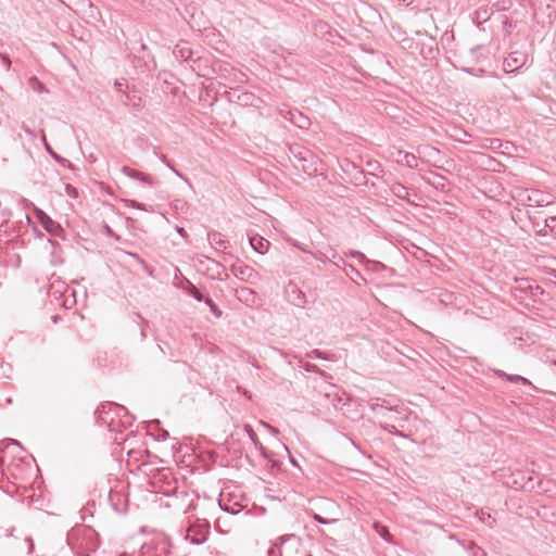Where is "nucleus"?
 I'll use <instances>...</instances> for the list:
<instances>
[{"instance_id": "nucleus-1", "label": "nucleus", "mask_w": 556, "mask_h": 556, "mask_svg": "<svg viewBox=\"0 0 556 556\" xmlns=\"http://www.w3.org/2000/svg\"><path fill=\"white\" fill-rule=\"evenodd\" d=\"M519 201L532 207L546 206L554 202L552 193L539 189H525L518 192Z\"/></svg>"}, {"instance_id": "nucleus-2", "label": "nucleus", "mask_w": 556, "mask_h": 556, "mask_svg": "<svg viewBox=\"0 0 556 556\" xmlns=\"http://www.w3.org/2000/svg\"><path fill=\"white\" fill-rule=\"evenodd\" d=\"M211 526L206 520H197L191 523L186 531V540L192 544H203L210 534Z\"/></svg>"}, {"instance_id": "nucleus-3", "label": "nucleus", "mask_w": 556, "mask_h": 556, "mask_svg": "<svg viewBox=\"0 0 556 556\" xmlns=\"http://www.w3.org/2000/svg\"><path fill=\"white\" fill-rule=\"evenodd\" d=\"M279 114L301 129H307L311 126L309 118L299 110H292L283 105L279 109Z\"/></svg>"}, {"instance_id": "nucleus-4", "label": "nucleus", "mask_w": 556, "mask_h": 556, "mask_svg": "<svg viewBox=\"0 0 556 556\" xmlns=\"http://www.w3.org/2000/svg\"><path fill=\"white\" fill-rule=\"evenodd\" d=\"M554 2L555 0H530L535 17H547L549 21L556 15Z\"/></svg>"}, {"instance_id": "nucleus-5", "label": "nucleus", "mask_w": 556, "mask_h": 556, "mask_svg": "<svg viewBox=\"0 0 556 556\" xmlns=\"http://www.w3.org/2000/svg\"><path fill=\"white\" fill-rule=\"evenodd\" d=\"M389 155L394 162L408 168H417L419 165V159L414 153L405 152L394 147L390 149Z\"/></svg>"}, {"instance_id": "nucleus-6", "label": "nucleus", "mask_w": 556, "mask_h": 556, "mask_svg": "<svg viewBox=\"0 0 556 556\" xmlns=\"http://www.w3.org/2000/svg\"><path fill=\"white\" fill-rule=\"evenodd\" d=\"M528 53L525 51H513L504 60V71L506 73H514L522 67L528 62Z\"/></svg>"}, {"instance_id": "nucleus-7", "label": "nucleus", "mask_w": 556, "mask_h": 556, "mask_svg": "<svg viewBox=\"0 0 556 556\" xmlns=\"http://www.w3.org/2000/svg\"><path fill=\"white\" fill-rule=\"evenodd\" d=\"M236 296L241 303L250 307H256L261 304L260 295L254 290L248 287L237 288Z\"/></svg>"}, {"instance_id": "nucleus-8", "label": "nucleus", "mask_w": 556, "mask_h": 556, "mask_svg": "<svg viewBox=\"0 0 556 556\" xmlns=\"http://www.w3.org/2000/svg\"><path fill=\"white\" fill-rule=\"evenodd\" d=\"M169 552V543L165 539L157 540L153 546L150 544L142 546L143 556H168Z\"/></svg>"}, {"instance_id": "nucleus-9", "label": "nucleus", "mask_w": 556, "mask_h": 556, "mask_svg": "<svg viewBox=\"0 0 556 556\" xmlns=\"http://www.w3.org/2000/svg\"><path fill=\"white\" fill-rule=\"evenodd\" d=\"M233 274L236 277L240 278L241 280H245L248 282L254 283L257 280H260L258 273L248 265H239L233 267Z\"/></svg>"}, {"instance_id": "nucleus-10", "label": "nucleus", "mask_w": 556, "mask_h": 556, "mask_svg": "<svg viewBox=\"0 0 556 556\" xmlns=\"http://www.w3.org/2000/svg\"><path fill=\"white\" fill-rule=\"evenodd\" d=\"M122 173L131 179L139 180L141 184H144L148 186H152L154 184L153 178L150 175H146L144 173L138 172L128 166H123Z\"/></svg>"}, {"instance_id": "nucleus-11", "label": "nucleus", "mask_w": 556, "mask_h": 556, "mask_svg": "<svg viewBox=\"0 0 556 556\" xmlns=\"http://www.w3.org/2000/svg\"><path fill=\"white\" fill-rule=\"evenodd\" d=\"M37 217L42 225V227L51 233H55L56 229L59 228V225L52 220V218L47 215L43 211L37 210Z\"/></svg>"}, {"instance_id": "nucleus-12", "label": "nucleus", "mask_w": 556, "mask_h": 556, "mask_svg": "<svg viewBox=\"0 0 556 556\" xmlns=\"http://www.w3.org/2000/svg\"><path fill=\"white\" fill-rule=\"evenodd\" d=\"M207 240L216 250L222 251L227 248V241L225 240L224 235L218 231H210L207 233Z\"/></svg>"}, {"instance_id": "nucleus-13", "label": "nucleus", "mask_w": 556, "mask_h": 556, "mask_svg": "<svg viewBox=\"0 0 556 556\" xmlns=\"http://www.w3.org/2000/svg\"><path fill=\"white\" fill-rule=\"evenodd\" d=\"M85 16L87 18V23L93 25L97 31H101V29L98 26V23H100L101 20H100V12L97 7L89 3L88 9L85 12Z\"/></svg>"}, {"instance_id": "nucleus-14", "label": "nucleus", "mask_w": 556, "mask_h": 556, "mask_svg": "<svg viewBox=\"0 0 556 556\" xmlns=\"http://www.w3.org/2000/svg\"><path fill=\"white\" fill-rule=\"evenodd\" d=\"M249 241H250V245L253 248V250H255L260 254L266 253L270 245L268 240H266L260 236L251 237Z\"/></svg>"}, {"instance_id": "nucleus-15", "label": "nucleus", "mask_w": 556, "mask_h": 556, "mask_svg": "<svg viewBox=\"0 0 556 556\" xmlns=\"http://www.w3.org/2000/svg\"><path fill=\"white\" fill-rule=\"evenodd\" d=\"M124 105L129 106L135 110L141 109V97L135 94V93H127L123 92V98L121 99Z\"/></svg>"}, {"instance_id": "nucleus-16", "label": "nucleus", "mask_w": 556, "mask_h": 556, "mask_svg": "<svg viewBox=\"0 0 556 556\" xmlns=\"http://www.w3.org/2000/svg\"><path fill=\"white\" fill-rule=\"evenodd\" d=\"M174 54L177 58H181L184 61H188L192 56V50L190 49L187 41L181 40L178 45H176Z\"/></svg>"}, {"instance_id": "nucleus-17", "label": "nucleus", "mask_w": 556, "mask_h": 556, "mask_svg": "<svg viewBox=\"0 0 556 556\" xmlns=\"http://www.w3.org/2000/svg\"><path fill=\"white\" fill-rule=\"evenodd\" d=\"M417 152L422 155L424 157H426L428 160V162H431V161H435L438 155L440 154V150L432 147V146H429V144H426V146H419L417 148Z\"/></svg>"}, {"instance_id": "nucleus-18", "label": "nucleus", "mask_w": 556, "mask_h": 556, "mask_svg": "<svg viewBox=\"0 0 556 556\" xmlns=\"http://www.w3.org/2000/svg\"><path fill=\"white\" fill-rule=\"evenodd\" d=\"M492 10L488 7V5H482L480 7L476 12H475V18L473 21L480 25V24H483L488 21H490L491 16H492Z\"/></svg>"}, {"instance_id": "nucleus-19", "label": "nucleus", "mask_w": 556, "mask_h": 556, "mask_svg": "<svg viewBox=\"0 0 556 556\" xmlns=\"http://www.w3.org/2000/svg\"><path fill=\"white\" fill-rule=\"evenodd\" d=\"M429 41L430 43L427 51H425L424 49L421 50V54L424 55L425 59H433L438 52V47L435 46L434 37H429Z\"/></svg>"}, {"instance_id": "nucleus-20", "label": "nucleus", "mask_w": 556, "mask_h": 556, "mask_svg": "<svg viewBox=\"0 0 556 556\" xmlns=\"http://www.w3.org/2000/svg\"><path fill=\"white\" fill-rule=\"evenodd\" d=\"M503 376H505V378L513 383H522L526 386L531 384V382L527 378L519 376V375L503 374Z\"/></svg>"}, {"instance_id": "nucleus-21", "label": "nucleus", "mask_w": 556, "mask_h": 556, "mask_svg": "<svg viewBox=\"0 0 556 556\" xmlns=\"http://www.w3.org/2000/svg\"><path fill=\"white\" fill-rule=\"evenodd\" d=\"M244 430H245L247 434L249 435L250 440L255 445V447H262V444L258 441V438H257L255 431L253 430V428L250 425H245Z\"/></svg>"}, {"instance_id": "nucleus-22", "label": "nucleus", "mask_w": 556, "mask_h": 556, "mask_svg": "<svg viewBox=\"0 0 556 556\" xmlns=\"http://www.w3.org/2000/svg\"><path fill=\"white\" fill-rule=\"evenodd\" d=\"M126 205L128 207H134V208L142 210V211H146V212H153L152 206H148V205H146L143 203H139V202H137L135 200H127L126 201Z\"/></svg>"}, {"instance_id": "nucleus-23", "label": "nucleus", "mask_w": 556, "mask_h": 556, "mask_svg": "<svg viewBox=\"0 0 556 556\" xmlns=\"http://www.w3.org/2000/svg\"><path fill=\"white\" fill-rule=\"evenodd\" d=\"M392 191L396 197L402 198V199L408 194L407 189L401 184L394 185L392 187Z\"/></svg>"}, {"instance_id": "nucleus-24", "label": "nucleus", "mask_w": 556, "mask_h": 556, "mask_svg": "<svg viewBox=\"0 0 556 556\" xmlns=\"http://www.w3.org/2000/svg\"><path fill=\"white\" fill-rule=\"evenodd\" d=\"M204 302L217 318L222 317V311L216 306L212 299L206 298Z\"/></svg>"}, {"instance_id": "nucleus-25", "label": "nucleus", "mask_w": 556, "mask_h": 556, "mask_svg": "<svg viewBox=\"0 0 556 556\" xmlns=\"http://www.w3.org/2000/svg\"><path fill=\"white\" fill-rule=\"evenodd\" d=\"M374 528L376 532L384 540H389L390 533L384 526H380L379 523H375Z\"/></svg>"}, {"instance_id": "nucleus-26", "label": "nucleus", "mask_w": 556, "mask_h": 556, "mask_svg": "<svg viewBox=\"0 0 556 556\" xmlns=\"http://www.w3.org/2000/svg\"><path fill=\"white\" fill-rule=\"evenodd\" d=\"M313 518H314L317 522H319V523H321V525H330V523H333V522H336V521H337V519H325V518H323L321 516H319L318 514H314V515H313Z\"/></svg>"}, {"instance_id": "nucleus-27", "label": "nucleus", "mask_w": 556, "mask_h": 556, "mask_svg": "<svg viewBox=\"0 0 556 556\" xmlns=\"http://www.w3.org/2000/svg\"><path fill=\"white\" fill-rule=\"evenodd\" d=\"M190 294L199 302L201 301H204L205 299L203 298L202 293L194 287L192 286L191 290H190Z\"/></svg>"}, {"instance_id": "nucleus-28", "label": "nucleus", "mask_w": 556, "mask_h": 556, "mask_svg": "<svg viewBox=\"0 0 556 556\" xmlns=\"http://www.w3.org/2000/svg\"><path fill=\"white\" fill-rule=\"evenodd\" d=\"M260 425L270 431L273 434L277 435L279 433L278 429L271 427L269 424L265 421H260Z\"/></svg>"}, {"instance_id": "nucleus-29", "label": "nucleus", "mask_w": 556, "mask_h": 556, "mask_svg": "<svg viewBox=\"0 0 556 556\" xmlns=\"http://www.w3.org/2000/svg\"><path fill=\"white\" fill-rule=\"evenodd\" d=\"M307 356L311 358H324L321 356V352L318 350H313L311 353L307 354Z\"/></svg>"}, {"instance_id": "nucleus-30", "label": "nucleus", "mask_w": 556, "mask_h": 556, "mask_svg": "<svg viewBox=\"0 0 556 556\" xmlns=\"http://www.w3.org/2000/svg\"><path fill=\"white\" fill-rule=\"evenodd\" d=\"M369 406H370V408H371L374 412H376V410H378V409L390 410L389 408H383V406H382V405H379V404L374 403V402H371V403L369 404Z\"/></svg>"}, {"instance_id": "nucleus-31", "label": "nucleus", "mask_w": 556, "mask_h": 556, "mask_svg": "<svg viewBox=\"0 0 556 556\" xmlns=\"http://www.w3.org/2000/svg\"><path fill=\"white\" fill-rule=\"evenodd\" d=\"M387 429H388V430H389V432H391V433H394V434H396V435H399V437H404V434H403L402 432H400V431H397V430H396L395 426H390V427H388Z\"/></svg>"}, {"instance_id": "nucleus-32", "label": "nucleus", "mask_w": 556, "mask_h": 556, "mask_svg": "<svg viewBox=\"0 0 556 556\" xmlns=\"http://www.w3.org/2000/svg\"><path fill=\"white\" fill-rule=\"evenodd\" d=\"M176 231L179 236H181L182 238H186L187 237V232L186 230L182 228V227H179V226H176Z\"/></svg>"}, {"instance_id": "nucleus-33", "label": "nucleus", "mask_w": 556, "mask_h": 556, "mask_svg": "<svg viewBox=\"0 0 556 556\" xmlns=\"http://www.w3.org/2000/svg\"><path fill=\"white\" fill-rule=\"evenodd\" d=\"M115 87L117 89V92L118 94L121 96V99L123 98V92H125L123 89H122V84L119 81H116L115 83Z\"/></svg>"}, {"instance_id": "nucleus-34", "label": "nucleus", "mask_w": 556, "mask_h": 556, "mask_svg": "<svg viewBox=\"0 0 556 556\" xmlns=\"http://www.w3.org/2000/svg\"><path fill=\"white\" fill-rule=\"evenodd\" d=\"M31 81H34V83H36V84H37V89H38L39 91H43V90H45V88H43L42 84H41L40 81H38V79H37V78H35V77H34V78H31Z\"/></svg>"}, {"instance_id": "nucleus-35", "label": "nucleus", "mask_w": 556, "mask_h": 556, "mask_svg": "<svg viewBox=\"0 0 556 556\" xmlns=\"http://www.w3.org/2000/svg\"><path fill=\"white\" fill-rule=\"evenodd\" d=\"M23 129L24 131L30 137V138H35V134L27 127V126H23Z\"/></svg>"}, {"instance_id": "nucleus-36", "label": "nucleus", "mask_w": 556, "mask_h": 556, "mask_svg": "<svg viewBox=\"0 0 556 556\" xmlns=\"http://www.w3.org/2000/svg\"><path fill=\"white\" fill-rule=\"evenodd\" d=\"M351 254H352L353 257H356L358 260H364L365 258L364 254L361 253V252H357V251L356 252H352Z\"/></svg>"}, {"instance_id": "nucleus-37", "label": "nucleus", "mask_w": 556, "mask_h": 556, "mask_svg": "<svg viewBox=\"0 0 556 556\" xmlns=\"http://www.w3.org/2000/svg\"><path fill=\"white\" fill-rule=\"evenodd\" d=\"M396 1L405 7H408L414 2V0H396Z\"/></svg>"}, {"instance_id": "nucleus-38", "label": "nucleus", "mask_w": 556, "mask_h": 556, "mask_svg": "<svg viewBox=\"0 0 556 556\" xmlns=\"http://www.w3.org/2000/svg\"><path fill=\"white\" fill-rule=\"evenodd\" d=\"M40 138H41V142L43 143V146H46V143H48V141H47L46 134L43 130L40 131Z\"/></svg>"}, {"instance_id": "nucleus-39", "label": "nucleus", "mask_w": 556, "mask_h": 556, "mask_svg": "<svg viewBox=\"0 0 556 556\" xmlns=\"http://www.w3.org/2000/svg\"><path fill=\"white\" fill-rule=\"evenodd\" d=\"M2 61H3V63H4L7 66H10L11 61H10V59H9L8 56L3 55V56H2Z\"/></svg>"}, {"instance_id": "nucleus-40", "label": "nucleus", "mask_w": 556, "mask_h": 556, "mask_svg": "<svg viewBox=\"0 0 556 556\" xmlns=\"http://www.w3.org/2000/svg\"><path fill=\"white\" fill-rule=\"evenodd\" d=\"M496 5H497V10H506V9H508V5H506L505 2L502 5H498V4H496Z\"/></svg>"}, {"instance_id": "nucleus-41", "label": "nucleus", "mask_w": 556, "mask_h": 556, "mask_svg": "<svg viewBox=\"0 0 556 556\" xmlns=\"http://www.w3.org/2000/svg\"><path fill=\"white\" fill-rule=\"evenodd\" d=\"M453 137L458 141L465 142V139L463 137H459L458 135H453Z\"/></svg>"}, {"instance_id": "nucleus-42", "label": "nucleus", "mask_w": 556, "mask_h": 556, "mask_svg": "<svg viewBox=\"0 0 556 556\" xmlns=\"http://www.w3.org/2000/svg\"><path fill=\"white\" fill-rule=\"evenodd\" d=\"M45 149L47 150L48 153H50L52 151L49 143H46Z\"/></svg>"}, {"instance_id": "nucleus-43", "label": "nucleus", "mask_w": 556, "mask_h": 556, "mask_svg": "<svg viewBox=\"0 0 556 556\" xmlns=\"http://www.w3.org/2000/svg\"><path fill=\"white\" fill-rule=\"evenodd\" d=\"M294 245L298 247L299 249H301L302 251L307 252V250L304 247H302L298 243H294Z\"/></svg>"}, {"instance_id": "nucleus-44", "label": "nucleus", "mask_w": 556, "mask_h": 556, "mask_svg": "<svg viewBox=\"0 0 556 556\" xmlns=\"http://www.w3.org/2000/svg\"><path fill=\"white\" fill-rule=\"evenodd\" d=\"M307 370L317 371V369H316V365H312L309 368H307Z\"/></svg>"}, {"instance_id": "nucleus-45", "label": "nucleus", "mask_w": 556, "mask_h": 556, "mask_svg": "<svg viewBox=\"0 0 556 556\" xmlns=\"http://www.w3.org/2000/svg\"><path fill=\"white\" fill-rule=\"evenodd\" d=\"M460 134H463L464 137H468L469 135L466 131L459 130Z\"/></svg>"}, {"instance_id": "nucleus-46", "label": "nucleus", "mask_w": 556, "mask_h": 556, "mask_svg": "<svg viewBox=\"0 0 556 556\" xmlns=\"http://www.w3.org/2000/svg\"><path fill=\"white\" fill-rule=\"evenodd\" d=\"M320 33L324 34V35H327V34H329V30L320 29Z\"/></svg>"}, {"instance_id": "nucleus-47", "label": "nucleus", "mask_w": 556, "mask_h": 556, "mask_svg": "<svg viewBox=\"0 0 556 556\" xmlns=\"http://www.w3.org/2000/svg\"><path fill=\"white\" fill-rule=\"evenodd\" d=\"M53 159H55L56 161H60V156L55 153V155L53 156Z\"/></svg>"}, {"instance_id": "nucleus-48", "label": "nucleus", "mask_w": 556, "mask_h": 556, "mask_svg": "<svg viewBox=\"0 0 556 556\" xmlns=\"http://www.w3.org/2000/svg\"><path fill=\"white\" fill-rule=\"evenodd\" d=\"M28 541L30 543V551H31L33 549V539H29Z\"/></svg>"}, {"instance_id": "nucleus-49", "label": "nucleus", "mask_w": 556, "mask_h": 556, "mask_svg": "<svg viewBox=\"0 0 556 556\" xmlns=\"http://www.w3.org/2000/svg\"><path fill=\"white\" fill-rule=\"evenodd\" d=\"M551 274L556 278V270H553Z\"/></svg>"}, {"instance_id": "nucleus-50", "label": "nucleus", "mask_w": 556, "mask_h": 556, "mask_svg": "<svg viewBox=\"0 0 556 556\" xmlns=\"http://www.w3.org/2000/svg\"><path fill=\"white\" fill-rule=\"evenodd\" d=\"M49 154L53 157L55 155V152L51 151Z\"/></svg>"}, {"instance_id": "nucleus-51", "label": "nucleus", "mask_w": 556, "mask_h": 556, "mask_svg": "<svg viewBox=\"0 0 556 556\" xmlns=\"http://www.w3.org/2000/svg\"><path fill=\"white\" fill-rule=\"evenodd\" d=\"M291 463L294 465V466H298L295 460H291Z\"/></svg>"}, {"instance_id": "nucleus-52", "label": "nucleus", "mask_w": 556, "mask_h": 556, "mask_svg": "<svg viewBox=\"0 0 556 556\" xmlns=\"http://www.w3.org/2000/svg\"><path fill=\"white\" fill-rule=\"evenodd\" d=\"M291 463L294 465V466H298L295 460H291Z\"/></svg>"}]
</instances>
